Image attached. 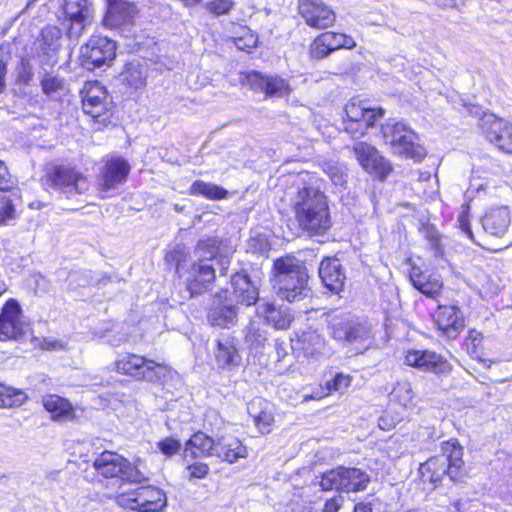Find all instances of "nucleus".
I'll list each match as a JSON object with an SVG mask.
<instances>
[{
	"label": "nucleus",
	"instance_id": "f257e3e1",
	"mask_svg": "<svg viewBox=\"0 0 512 512\" xmlns=\"http://www.w3.org/2000/svg\"><path fill=\"white\" fill-rule=\"evenodd\" d=\"M196 254L199 261L186 269L181 262L177 263L176 271L185 281L191 296L201 294L215 280L214 262L217 260L220 265V273L225 275L229 266L228 256L232 253V248L223 245L216 237L200 240L196 247Z\"/></svg>",
	"mask_w": 512,
	"mask_h": 512
},
{
	"label": "nucleus",
	"instance_id": "f03ea898",
	"mask_svg": "<svg viewBox=\"0 0 512 512\" xmlns=\"http://www.w3.org/2000/svg\"><path fill=\"white\" fill-rule=\"evenodd\" d=\"M292 207L299 226L309 232L323 233L329 229L330 215L325 195L312 186L298 189Z\"/></svg>",
	"mask_w": 512,
	"mask_h": 512
},
{
	"label": "nucleus",
	"instance_id": "7ed1b4c3",
	"mask_svg": "<svg viewBox=\"0 0 512 512\" xmlns=\"http://www.w3.org/2000/svg\"><path fill=\"white\" fill-rule=\"evenodd\" d=\"M274 289L277 295L288 302H296L308 297L307 268L293 256H286L274 262Z\"/></svg>",
	"mask_w": 512,
	"mask_h": 512
},
{
	"label": "nucleus",
	"instance_id": "20e7f679",
	"mask_svg": "<svg viewBox=\"0 0 512 512\" xmlns=\"http://www.w3.org/2000/svg\"><path fill=\"white\" fill-rule=\"evenodd\" d=\"M442 455L432 457L420 466L422 477L437 485L444 475H448L452 481H458L462 477L463 448L456 439L442 443Z\"/></svg>",
	"mask_w": 512,
	"mask_h": 512
},
{
	"label": "nucleus",
	"instance_id": "39448f33",
	"mask_svg": "<svg viewBox=\"0 0 512 512\" xmlns=\"http://www.w3.org/2000/svg\"><path fill=\"white\" fill-rule=\"evenodd\" d=\"M327 321L330 337L340 343L354 345L356 350L363 351L373 342L370 328L349 313L331 314Z\"/></svg>",
	"mask_w": 512,
	"mask_h": 512
},
{
	"label": "nucleus",
	"instance_id": "423d86ee",
	"mask_svg": "<svg viewBox=\"0 0 512 512\" xmlns=\"http://www.w3.org/2000/svg\"><path fill=\"white\" fill-rule=\"evenodd\" d=\"M381 132L385 144L391 151L399 156L421 161L425 155V149L418 143L417 134L402 121L388 120L381 126Z\"/></svg>",
	"mask_w": 512,
	"mask_h": 512
},
{
	"label": "nucleus",
	"instance_id": "0eeeda50",
	"mask_svg": "<svg viewBox=\"0 0 512 512\" xmlns=\"http://www.w3.org/2000/svg\"><path fill=\"white\" fill-rule=\"evenodd\" d=\"M114 365L116 372L148 382L160 383L171 375V369L166 365L133 353L120 354Z\"/></svg>",
	"mask_w": 512,
	"mask_h": 512
},
{
	"label": "nucleus",
	"instance_id": "6e6552de",
	"mask_svg": "<svg viewBox=\"0 0 512 512\" xmlns=\"http://www.w3.org/2000/svg\"><path fill=\"white\" fill-rule=\"evenodd\" d=\"M44 185L56 192L59 197L71 199L89 189L85 175L68 165H55L49 168L44 177Z\"/></svg>",
	"mask_w": 512,
	"mask_h": 512
},
{
	"label": "nucleus",
	"instance_id": "1a4fd4ad",
	"mask_svg": "<svg viewBox=\"0 0 512 512\" xmlns=\"http://www.w3.org/2000/svg\"><path fill=\"white\" fill-rule=\"evenodd\" d=\"M466 110L480 117V127L486 139L494 144L499 150L512 153V124L494 114L485 112L475 104H465Z\"/></svg>",
	"mask_w": 512,
	"mask_h": 512
},
{
	"label": "nucleus",
	"instance_id": "9d476101",
	"mask_svg": "<svg viewBox=\"0 0 512 512\" xmlns=\"http://www.w3.org/2000/svg\"><path fill=\"white\" fill-rule=\"evenodd\" d=\"M370 475L356 467L339 466L321 476L319 485L324 491L359 492L367 488Z\"/></svg>",
	"mask_w": 512,
	"mask_h": 512
},
{
	"label": "nucleus",
	"instance_id": "9b49d317",
	"mask_svg": "<svg viewBox=\"0 0 512 512\" xmlns=\"http://www.w3.org/2000/svg\"><path fill=\"white\" fill-rule=\"evenodd\" d=\"M95 471L104 478H117L122 482L141 483L144 474L121 455L104 451L93 462Z\"/></svg>",
	"mask_w": 512,
	"mask_h": 512
},
{
	"label": "nucleus",
	"instance_id": "f8f14e48",
	"mask_svg": "<svg viewBox=\"0 0 512 512\" xmlns=\"http://www.w3.org/2000/svg\"><path fill=\"white\" fill-rule=\"evenodd\" d=\"M344 111L347 117L345 131L354 139L363 137L375 121L384 116L381 107H371L367 102L356 99H351Z\"/></svg>",
	"mask_w": 512,
	"mask_h": 512
},
{
	"label": "nucleus",
	"instance_id": "ddd939ff",
	"mask_svg": "<svg viewBox=\"0 0 512 512\" xmlns=\"http://www.w3.org/2000/svg\"><path fill=\"white\" fill-rule=\"evenodd\" d=\"M116 55L115 42L107 37L93 35L81 47L82 64L88 69L109 66Z\"/></svg>",
	"mask_w": 512,
	"mask_h": 512
},
{
	"label": "nucleus",
	"instance_id": "4468645a",
	"mask_svg": "<svg viewBox=\"0 0 512 512\" xmlns=\"http://www.w3.org/2000/svg\"><path fill=\"white\" fill-rule=\"evenodd\" d=\"M83 111L100 124H105L110 118V102L105 87L98 81L87 82L83 89Z\"/></svg>",
	"mask_w": 512,
	"mask_h": 512
},
{
	"label": "nucleus",
	"instance_id": "2eb2a0df",
	"mask_svg": "<svg viewBox=\"0 0 512 512\" xmlns=\"http://www.w3.org/2000/svg\"><path fill=\"white\" fill-rule=\"evenodd\" d=\"M242 83L255 92L264 93L267 97L282 98L290 94L291 88L287 80L278 75L250 71L243 75Z\"/></svg>",
	"mask_w": 512,
	"mask_h": 512
},
{
	"label": "nucleus",
	"instance_id": "dca6fc26",
	"mask_svg": "<svg viewBox=\"0 0 512 512\" xmlns=\"http://www.w3.org/2000/svg\"><path fill=\"white\" fill-rule=\"evenodd\" d=\"M292 343V348L298 356L302 355L303 358L308 360L319 361L332 354V349L326 339L316 330L302 331L297 334Z\"/></svg>",
	"mask_w": 512,
	"mask_h": 512
},
{
	"label": "nucleus",
	"instance_id": "f3484780",
	"mask_svg": "<svg viewBox=\"0 0 512 512\" xmlns=\"http://www.w3.org/2000/svg\"><path fill=\"white\" fill-rule=\"evenodd\" d=\"M27 328L20 304L15 299H9L0 314V340L18 339L26 333Z\"/></svg>",
	"mask_w": 512,
	"mask_h": 512
},
{
	"label": "nucleus",
	"instance_id": "a211bd4d",
	"mask_svg": "<svg viewBox=\"0 0 512 512\" xmlns=\"http://www.w3.org/2000/svg\"><path fill=\"white\" fill-rule=\"evenodd\" d=\"M355 156L362 168L380 179H384L392 170L390 163L379 151L366 142H358L353 147Z\"/></svg>",
	"mask_w": 512,
	"mask_h": 512
},
{
	"label": "nucleus",
	"instance_id": "6ab92c4d",
	"mask_svg": "<svg viewBox=\"0 0 512 512\" xmlns=\"http://www.w3.org/2000/svg\"><path fill=\"white\" fill-rule=\"evenodd\" d=\"M405 364L436 375H448L452 370L450 363L444 357L429 350L407 351Z\"/></svg>",
	"mask_w": 512,
	"mask_h": 512
},
{
	"label": "nucleus",
	"instance_id": "aec40b11",
	"mask_svg": "<svg viewBox=\"0 0 512 512\" xmlns=\"http://www.w3.org/2000/svg\"><path fill=\"white\" fill-rule=\"evenodd\" d=\"M298 10L306 24L316 29L330 27L336 19L334 11L322 0H299Z\"/></svg>",
	"mask_w": 512,
	"mask_h": 512
},
{
	"label": "nucleus",
	"instance_id": "412c9836",
	"mask_svg": "<svg viewBox=\"0 0 512 512\" xmlns=\"http://www.w3.org/2000/svg\"><path fill=\"white\" fill-rule=\"evenodd\" d=\"M64 12L70 23L69 37L78 38L91 22L93 13L91 3L88 0H65Z\"/></svg>",
	"mask_w": 512,
	"mask_h": 512
},
{
	"label": "nucleus",
	"instance_id": "4be33fe9",
	"mask_svg": "<svg viewBox=\"0 0 512 512\" xmlns=\"http://www.w3.org/2000/svg\"><path fill=\"white\" fill-rule=\"evenodd\" d=\"M129 172L130 165L127 160L121 157L107 160L99 177L100 191L103 193L116 189L126 181Z\"/></svg>",
	"mask_w": 512,
	"mask_h": 512
},
{
	"label": "nucleus",
	"instance_id": "5701e85b",
	"mask_svg": "<svg viewBox=\"0 0 512 512\" xmlns=\"http://www.w3.org/2000/svg\"><path fill=\"white\" fill-rule=\"evenodd\" d=\"M61 30L48 25L41 30L37 39V56L43 65L53 66L57 63V55L60 49Z\"/></svg>",
	"mask_w": 512,
	"mask_h": 512
},
{
	"label": "nucleus",
	"instance_id": "b1692460",
	"mask_svg": "<svg viewBox=\"0 0 512 512\" xmlns=\"http://www.w3.org/2000/svg\"><path fill=\"white\" fill-rule=\"evenodd\" d=\"M355 45L356 43L351 36L329 31L322 33L314 40L311 45V56L322 59L335 50L351 49Z\"/></svg>",
	"mask_w": 512,
	"mask_h": 512
},
{
	"label": "nucleus",
	"instance_id": "393cba45",
	"mask_svg": "<svg viewBox=\"0 0 512 512\" xmlns=\"http://www.w3.org/2000/svg\"><path fill=\"white\" fill-rule=\"evenodd\" d=\"M435 322L449 339H455L465 326L463 315L456 305H439L435 312Z\"/></svg>",
	"mask_w": 512,
	"mask_h": 512
},
{
	"label": "nucleus",
	"instance_id": "a878e982",
	"mask_svg": "<svg viewBox=\"0 0 512 512\" xmlns=\"http://www.w3.org/2000/svg\"><path fill=\"white\" fill-rule=\"evenodd\" d=\"M484 231L493 236L502 238L508 232L512 223L511 211L508 206L491 207L482 217Z\"/></svg>",
	"mask_w": 512,
	"mask_h": 512
},
{
	"label": "nucleus",
	"instance_id": "bb28decb",
	"mask_svg": "<svg viewBox=\"0 0 512 512\" xmlns=\"http://www.w3.org/2000/svg\"><path fill=\"white\" fill-rule=\"evenodd\" d=\"M237 306L223 299L222 295L214 297L207 314L208 323L213 327L230 328L237 322Z\"/></svg>",
	"mask_w": 512,
	"mask_h": 512
},
{
	"label": "nucleus",
	"instance_id": "cd10ccee",
	"mask_svg": "<svg viewBox=\"0 0 512 512\" xmlns=\"http://www.w3.org/2000/svg\"><path fill=\"white\" fill-rule=\"evenodd\" d=\"M256 314L264 320L265 324L272 326L276 330L289 328L293 320L287 307L262 299H260L257 305Z\"/></svg>",
	"mask_w": 512,
	"mask_h": 512
},
{
	"label": "nucleus",
	"instance_id": "c85d7f7f",
	"mask_svg": "<svg viewBox=\"0 0 512 512\" xmlns=\"http://www.w3.org/2000/svg\"><path fill=\"white\" fill-rule=\"evenodd\" d=\"M414 392L408 381H399L393 387L389 395V409L397 413L394 422H399L405 417V413L413 410Z\"/></svg>",
	"mask_w": 512,
	"mask_h": 512
},
{
	"label": "nucleus",
	"instance_id": "c756f323",
	"mask_svg": "<svg viewBox=\"0 0 512 512\" xmlns=\"http://www.w3.org/2000/svg\"><path fill=\"white\" fill-rule=\"evenodd\" d=\"M108 9L103 23L108 28H117L128 24L136 14V7L126 0H107Z\"/></svg>",
	"mask_w": 512,
	"mask_h": 512
},
{
	"label": "nucleus",
	"instance_id": "7c9ffc66",
	"mask_svg": "<svg viewBox=\"0 0 512 512\" xmlns=\"http://www.w3.org/2000/svg\"><path fill=\"white\" fill-rule=\"evenodd\" d=\"M319 276L327 289L339 293L345 283L346 275L337 258H325L319 267Z\"/></svg>",
	"mask_w": 512,
	"mask_h": 512
},
{
	"label": "nucleus",
	"instance_id": "2f4dec72",
	"mask_svg": "<svg viewBox=\"0 0 512 512\" xmlns=\"http://www.w3.org/2000/svg\"><path fill=\"white\" fill-rule=\"evenodd\" d=\"M410 280L418 291L432 299H437L443 288V282L438 276L426 274L415 266L411 268Z\"/></svg>",
	"mask_w": 512,
	"mask_h": 512
},
{
	"label": "nucleus",
	"instance_id": "473e14b6",
	"mask_svg": "<svg viewBox=\"0 0 512 512\" xmlns=\"http://www.w3.org/2000/svg\"><path fill=\"white\" fill-rule=\"evenodd\" d=\"M248 451L241 441L232 436H221L216 439L215 456L222 461L234 463L240 458H246Z\"/></svg>",
	"mask_w": 512,
	"mask_h": 512
},
{
	"label": "nucleus",
	"instance_id": "72a5a7b5",
	"mask_svg": "<svg viewBox=\"0 0 512 512\" xmlns=\"http://www.w3.org/2000/svg\"><path fill=\"white\" fill-rule=\"evenodd\" d=\"M216 440L203 432L195 433L187 442L184 448L186 460L204 456H215Z\"/></svg>",
	"mask_w": 512,
	"mask_h": 512
},
{
	"label": "nucleus",
	"instance_id": "f704fd0d",
	"mask_svg": "<svg viewBox=\"0 0 512 512\" xmlns=\"http://www.w3.org/2000/svg\"><path fill=\"white\" fill-rule=\"evenodd\" d=\"M140 512H161L167 506L165 492L155 486L138 487Z\"/></svg>",
	"mask_w": 512,
	"mask_h": 512
},
{
	"label": "nucleus",
	"instance_id": "c9c22d12",
	"mask_svg": "<svg viewBox=\"0 0 512 512\" xmlns=\"http://www.w3.org/2000/svg\"><path fill=\"white\" fill-rule=\"evenodd\" d=\"M231 284L233 287V294L239 302L246 304L247 306L256 303L259 298V292L247 274H234L231 279Z\"/></svg>",
	"mask_w": 512,
	"mask_h": 512
},
{
	"label": "nucleus",
	"instance_id": "e433bc0d",
	"mask_svg": "<svg viewBox=\"0 0 512 512\" xmlns=\"http://www.w3.org/2000/svg\"><path fill=\"white\" fill-rule=\"evenodd\" d=\"M214 356L217 365L221 368L237 366L241 361L236 344L234 340L229 337L217 341Z\"/></svg>",
	"mask_w": 512,
	"mask_h": 512
},
{
	"label": "nucleus",
	"instance_id": "4c0bfd02",
	"mask_svg": "<svg viewBox=\"0 0 512 512\" xmlns=\"http://www.w3.org/2000/svg\"><path fill=\"white\" fill-rule=\"evenodd\" d=\"M248 413L262 434H267L271 431L274 417L268 410V403L266 401L262 398H255L248 404Z\"/></svg>",
	"mask_w": 512,
	"mask_h": 512
},
{
	"label": "nucleus",
	"instance_id": "58836bf2",
	"mask_svg": "<svg viewBox=\"0 0 512 512\" xmlns=\"http://www.w3.org/2000/svg\"><path fill=\"white\" fill-rule=\"evenodd\" d=\"M147 67L140 61H131L125 65L120 79L131 89L138 90L146 85Z\"/></svg>",
	"mask_w": 512,
	"mask_h": 512
},
{
	"label": "nucleus",
	"instance_id": "ea45409f",
	"mask_svg": "<svg viewBox=\"0 0 512 512\" xmlns=\"http://www.w3.org/2000/svg\"><path fill=\"white\" fill-rule=\"evenodd\" d=\"M43 406L54 420L66 421L74 418V409L70 402L58 395L45 396Z\"/></svg>",
	"mask_w": 512,
	"mask_h": 512
},
{
	"label": "nucleus",
	"instance_id": "a19ab883",
	"mask_svg": "<svg viewBox=\"0 0 512 512\" xmlns=\"http://www.w3.org/2000/svg\"><path fill=\"white\" fill-rule=\"evenodd\" d=\"M188 193L192 196H202L209 200H222L228 195V191L223 187L210 182L201 180L194 181Z\"/></svg>",
	"mask_w": 512,
	"mask_h": 512
},
{
	"label": "nucleus",
	"instance_id": "79ce46f5",
	"mask_svg": "<svg viewBox=\"0 0 512 512\" xmlns=\"http://www.w3.org/2000/svg\"><path fill=\"white\" fill-rule=\"evenodd\" d=\"M26 398L24 391L0 383V408L20 406Z\"/></svg>",
	"mask_w": 512,
	"mask_h": 512
},
{
	"label": "nucleus",
	"instance_id": "37998d69",
	"mask_svg": "<svg viewBox=\"0 0 512 512\" xmlns=\"http://www.w3.org/2000/svg\"><path fill=\"white\" fill-rule=\"evenodd\" d=\"M115 496L116 503L124 509H130L140 512V500L138 495V487L135 489H123Z\"/></svg>",
	"mask_w": 512,
	"mask_h": 512
},
{
	"label": "nucleus",
	"instance_id": "c03bdc74",
	"mask_svg": "<svg viewBox=\"0 0 512 512\" xmlns=\"http://www.w3.org/2000/svg\"><path fill=\"white\" fill-rule=\"evenodd\" d=\"M16 216L12 199L9 196H0V226L9 225Z\"/></svg>",
	"mask_w": 512,
	"mask_h": 512
},
{
	"label": "nucleus",
	"instance_id": "a18cd8bd",
	"mask_svg": "<svg viewBox=\"0 0 512 512\" xmlns=\"http://www.w3.org/2000/svg\"><path fill=\"white\" fill-rule=\"evenodd\" d=\"M483 335L481 332L471 329L466 337V347L468 353L475 358H479V353L482 347Z\"/></svg>",
	"mask_w": 512,
	"mask_h": 512
},
{
	"label": "nucleus",
	"instance_id": "49530a36",
	"mask_svg": "<svg viewBox=\"0 0 512 512\" xmlns=\"http://www.w3.org/2000/svg\"><path fill=\"white\" fill-rule=\"evenodd\" d=\"M17 183V178L9 172L6 163L0 159V191H11L17 186Z\"/></svg>",
	"mask_w": 512,
	"mask_h": 512
},
{
	"label": "nucleus",
	"instance_id": "de8ad7c7",
	"mask_svg": "<svg viewBox=\"0 0 512 512\" xmlns=\"http://www.w3.org/2000/svg\"><path fill=\"white\" fill-rule=\"evenodd\" d=\"M245 339L251 345L261 346L267 339V333L252 322L246 328Z\"/></svg>",
	"mask_w": 512,
	"mask_h": 512
},
{
	"label": "nucleus",
	"instance_id": "09e8293b",
	"mask_svg": "<svg viewBox=\"0 0 512 512\" xmlns=\"http://www.w3.org/2000/svg\"><path fill=\"white\" fill-rule=\"evenodd\" d=\"M41 87L44 92L49 97H52L56 92L62 89L63 81L52 75H45L41 80Z\"/></svg>",
	"mask_w": 512,
	"mask_h": 512
},
{
	"label": "nucleus",
	"instance_id": "8fccbe9b",
	"mask_svg": "<svg viewBox=\"0 0 512 512\" xmlns=\"http://www.w3.org/2000/svg\"><path fill=\"white\" fill-rule=\"evenodd\" d=\"M324 171L335 186L341 187L346 183V175L339 165L328 163Z\"/></svg>",
	"mask_w": 512,
	"mask_h": 512
},
{
	"label": "nucleus",
	"instance_id": "3c124183",
	"mask_svg": "<svg viewBox=\"0 0 512 512\" xmlns=\"http://www.w3.org/2000/svg\"><path fill=\"white\" fill-rule=\"evenodd\" d=\"M351 379L348 375L338 373L326 383V390L331 392H342L350 385Z\"/></svg>",
	"mask_w": 512,
	"mask_h": 512
},
{
	"label": "nucleus",
	"instance_id": "603ef678",
	"mask_svg": "<svg viewBox=\"0 0 512 512\" xmlns=\"http://www.w3.org/2000/svg\"><path fill=\"white\" fill-rule=\"evenodd\" d=\"M157 447L167 457H171L179 452L181 444L174 438H165L157 443Z\"/></svg>",
	"mask_w": 512,
	"mask_h": 512
},
{
	"label": "nucleus",
	"instance_id": "864d4df0",
	"mask_svg": "<svg viewBox=\"0 0 512 512\" xmlns=\"http://www.w3.org/2000/svg\"><path fill=\"white\" fill-rule=\"evenodd\" d=\"M233 7L231 0H212L207 3V10L214 15H223L228 13Z\"/></svg>",
	"mask_w": 512,
	"mask_h": 512
},
{
	"label": "nucleus",
	"instance_id": "5fc2aeb1",
	"mask_svg": "<svg viewBox=\"0 0 512 512\" xmlns=\"http://www.w3.org/2000/svg\"><path fill=\"white\" fill-rule=\"evenodd\" d=\"M459 228L467 235L471 240H474L473 233L470 226L469 208L466 207L462 210L458 216Z\"/></svg>",
	"mask_w": 512,
	"mask_h": 512
},
{
	"label": "nucleus",
	"instance_id": "6e6d98bb",
	"mask_svg": "<svg viewBox=\"0 0 512 512\" xmlns=\"http://www.w3.org/2000/svg\"><path fill=\"white\" fill-rule=\"evenodd\" d=\"M190 478L202 479L204 478L208 471L209 467L207 464L202 462H195L187 467Z\"/></svg>",
	"mask_w": 512,
	"mask_h": 512
},
{
	"label": "nucleus",
	"instance_id": "4d7b16f0",
	"mask_svg": "<svg viewBox=\"0 0 512 512\" xmlns=\"http://www.w3.org/2000/svg\"><path fill=\"white\" fill-rule=\"evenodd\" d=\"M258 38L255 34L251 32H247L243 39H238L236 45L239 49L250 50L254 48L257 44Z\"/></svg>",
	"mask_w": 512,
	"mask_h": 512
},
{
	"label": "nucleus",
	"instance_id": "13d9d810",
	"mask_svg": "<svg viewBox=\"0 0 512 512\" xmlns=\"http://www.w3.org/2000/svg\"><path fill=\"white\" fill-rule=\"evenodd\" d=\"M34 290L36 294L46 293L49 290V281L41 274H35L32 276Z\"/></svg>",
	"mask_w": 512,
	"mask_h": 512
},
{
	"label": "nucleus",
	"instance_id": "bf43d9fd",
	"mask_svg": "<svg viewBox=\"0 0 512 512\" xmlns=\"http://www.w3.org/2000/svg\"><path fill=\"white\" fill-rule=\"evenodd\" d=\"M343 502L342 497H334L326 501L323 510H314V512H337Z\"/></svg>",
	"mask_w": 512,
	"mask_h": 512
},
{
	"label": "nucleus",
	"instance_id": "052dcab7",
	"mask_svg": "<svg viewBox=\"0 0 512 512\" xmlns=\"http://www.w3.org/2000/svg\"><path fill=\"white\" fill-rule=\"evenodd\" d=\"M328 394H330V393L326 390V387L325 388L319 387L315 391H313L311 394L303 395V401L307 402L309 400H319V399H322L323 397L327 396Z\"/></svg>",
	"mask_w": 512,
	"mask_h": 512
},
{
	"label": "nucleus",
	"instance_id": "680f3d73",
	"mask_svg": "<svg viewBox=\"0 0 512 512\" xmlns=\"http://www.w3.org/2000/svg\"><path fill=\"white\" fill-rule=\"evenodd\" d=\"M41 347L45 350H60L63 348V345L58 340L46 338L41 342Z\"/></svg>",
	"mask_w": 512,
	"mask_h": 512
},
{
	"label": "nucleus",
	"instance_id": "e2e57ef3",
	"mask_svg": "<svg viewBox=\"0 0 512 512\" xmlns=\"http://www.w3.org/2000/svg\"><path fill=\"white\" fill-rule=\"evenodd\" d=\"M7 61L0 59V93L6 89Z\"/></svg>",
	"mask_w": 512,
	"mask_h": 512
},
{
	"label": "nucleus",
	"instance_id": "0e129e2a",
	"mask_svg": "<svg viewBox=\"0 0 512 512\" xmlns=\"http://www.w3.org/2000/svg\"><path fill=\"white\" fill-rule=\"evenodd\" d=\"M32 78L30 67L22 63V70L18 74V80L23 83H28Z\"/></svg>",
	"mask_w": 512,
	"mask_h": 512
},
{
	"label": "nucleus",
	"instance_id": "69168bd1",
	"mask_svg": "<svg viewBox=\"0 0 512 512\" xmlns=\"http://www.w3.org/2000/svg\"><path fill=\"white\" fill-rule=\"evenodd\" d=\"M440 6H458L463 3V0H437Z\"/></svg>",
	"mask_w": 512,
	"mask_h": 512
},
{
	"label": "nucleus",
	"instance_id": "338daca9",
	"mask_svg": "<svg viewBox=\"0 0 512 512\" xmlns=\"http://www.w3.org/2000/svg\"><path fill=\"white\" fill-rule=\"evenodd\" d=\"M354 512H372L369 504L359 503L355 505Z\"/></svg>",
	"mask_w": 512,
	"mask_h": 512
},
{
	"label": "nucleus",
	"instance_id": "774afa93",
	"mask_svg": "<svg viewBox=\"0 0 512 512\" xmlns=\"http://www.w3.org/2000/svg\"><path fill=\"white\" fill-rule=\"evenodd\" d=\"M292 512H314V509L312 506H303L294 508Z\"/></svg>",
	"mask_w": 512,
	"mask_h": 512
}]
</instances>
